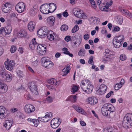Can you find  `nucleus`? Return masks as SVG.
<instances>
[{"instance_id":"62","label":"nucleus","mask_w":132,"mask_h":132,"mask_svg":"<svg viewBox=\"0 0 132 132\" xmlns=\"http://www.w3.org/2000/svg\"><path fill=\"white\" fill-rule=\"evenodd\" d=\"M43 119H44V122H47L50 120L49 119L45 116L43 117Z\"/></svg>"},{"instance_id":"55","label":"nucleus","mask_w":132,"mask_h":132,"mask_svg":"<svg viewBox=\"0 0 132 132\" xmlns=\"http://www.w3.org/2000/svg\"><path fill=\"white\" fill-rule=\"evenodd\" d=\"M70 98L71 99L73 98L74 100V102H75L77 100V96L76 95H71L70 96Z\"/></svg>"},{"instance_id":"15","label":"nucleus","mask_w":132,"mask_h":132,"mask_svg":"<svg viewBox=\"0 0 132 132\" xmlns=\"http://www.w3.org/2000/svg\"><path fill=\"white\" fill-rule=\"evenodd\" d=\"M36 39L35 38L33 39L30 43L29 47L32 50H34L37 45V43L36 41Z\"/></svg>"},{"instance_id":"1","label":"nucleus","mask_w":132,"mask_h":132,"mask_svg":"<svg viewBox=\"0 0 132 132\" xmlns=\"http://www.w3.org/2000/svg\"><path fill=\"white\" fill-rule=\"evenodd\" d=\"M131 117H132L131 114H127L125 115L122 121V124L124 127L128 128L129 126H132V123H131L132 121Z\"/></svg>"},{"instance_id":"35","label":"nucleus","mask_w":132,"mask_h":132,"mask_svg":"<svg viewBox=\"0 0 132 132\" xmlns=\"http://www.w3.org/2000/svg\"><path fill=\"white\" fill-rule=\"evenodd\" d=\"M78 29L79 27L78 26L77 24H76L72 29L71 31L73 33H75L78 31Z\"/></svg>"},{"instance_id":"13","label":"nucleus","mask_w":132,"mask_h":132,"mask_svg":"<svg viewBox=\"0 0 132 132\" xmlns=\"http://www.w3.org/2000/svg\"><path fill=\"white\" fill-rule=\"evenodd\" d=\"M17 36L19 38L25 37L26 36L27 33L23 29L20 30L17 33Z\"/></svg>"},{"instance_id":"27","label":"nucleus","mask_w":132,"mask_h":132,"mask_svg":"<svg viewBox=\"0 0 132 132\" xmlns=\"http://www.w3.org/2000/svg\"><path fill=\"white\" fill-rule=\"evenodd\" d=\"M85 51L84 49H81L78 53V55L80 56H82L84 55Z\"/></svg>"},{"instance_id":"14","label":"nucleus","mask_w":132,"mask_h":132,"mask_svg":"<svg viewBox=\"0 0 132 132\" xmlns=\"http://www.w3.org/2000/svg\"><path fill=\"white\" fill-rule=\"evenodd\" d=\"M107 87L104 84L101 85L100 87V88L98 89V92L100 94H104L106 92Z\"/></svg>"},{"instance_id":"9","label":"nucleus","mask_w":132,"mask_h":132,"mask_svg":"<svg viewBox=\"0 0 132 132\" xmlns=\"http://www.w3.org/2000/svg\"><path fill=\"white\" fill-rule=\"evenodd\" d=\"M5 67L6 69L10 71L12 70L13 69V67L14 66L15 63L13 60H11L9 62H5L4 63Z\"/></svg>"},{"instance_id":"11","label":"nucleus","mask_w":132,"mask_h":132,"mask_svg":"<svg viewBox=\"0 0 132 132\" xmlns=\"http://www.w3.org/2000/svg\"><path fill=\"white\" fill-rule=\"evenodd\" d=\"M7 86L0 80V93H5L7 90Z\"/></svg>"},{"instance_id":"21","label":"nucleus","mask_w":132,"mask_h":132,"mask_svg":"<svg viewBox=\"0 0 132 132\" xmlns=\"http://www.w3.org/2000/svg\"><path fill=\"white\" fill-rule=\"evenodd\" d=\"M116 39H113V44L114 47L116 48H119L121 46L122 44V43L119 42Z\"/></svg>"},{"instance_id":"37","label":"nucleus","mask_w":132,"mask_h":132,"mask_svg":"<svg viewBox=\"0 0 132 132\" xmlns=\"http://www.w3.org/2000/svg\"><path fill=\"white\" fill-rule=\"evenodd\" d=\"M104 132H112V127H107L104 129Z\"/></svg>"},{"instance_id":"22","label":"nucleus","mask_w":132,"mask_h":132,"mask_svg":"<svg viewBox=\"0 0 132 132\" xmlns=\"http://www.w3.org/2000/svg\"><path fill=\"white\" fill-rule=\"evenodd\" d=\"M35 26V22L32 21L29 22L28 25V29L31 31H32L34 29Z\"/></svg>"},{"instance_id":"5","label":"nucleus","mask_w":132,"mask_h":132,"mask_svg":"<svg viewBox=\"0 0 132 132\" xmlns=\"http://www.w3.org/2000/svg\"><path fill=\"white\" fill-rule=\"evenodd\" d=\"M25 7V5L23 2H20L18 3L16 5L15 9L19 13H21L23 12Z\"/></svg>"},{"instance_id":"61","label":"nucleus","mask_w":132,"mask_h":132,"mask_svg":"<svg viewBox=\"0 0 132 132\" xmlns=\"http://www.w3.org/2000/svg\"><path fill=\"white\" fill-rule=\"evenodd\" d=\"M84 38L85 39L87 40L89 38V35L88 34H86L84 36Z\"/></svg>"},{"instance_id":"56","label":"nucleus","mask_w":132,"mask_h":132,"mask_svg":"<svg viewBox=\"0 0 132 132\" xmlns=\"http://www.w3.org/2000/svg\"><path fill=\"white\" fill-rule=\"evenodd\" d=\"M47 101L49 103H51L53 101V99L50 96H48L46 98Z\"/></svg>"},{"instance_id":"39","label":"nucleus","mask_w":132,"mask_h":132,"mask_svg":"<svg viewBox=\"0 0 132 132\" xmlns=\"http://www.w3.org/2000/svg\"><path fill=\"white\" fill-rule=\"evenodd\" d=\"M44 46V45L43 44H39L38 45L37 44V45L36 47L37 51L38 52H40V50H41V48H43V47Z\"/></svg>"},{"instance_id":"4","label":"nucleus","mask_w":132,"mask_h":132,"mask_svg":"<svg viewBox=\"0 0 132 132\" xmlns=\"http://www.w3.org/2000/svg\"><path fill=\"white\" fill-rule=\"evenodd\" d=\"M28 86L33 94L35 95L38 94L37 88L34 82H30L28 84Z\"/></svg>"},{"instance_id":"28","label":"nucleus","mask_w":132,"mask_h":132,"mask_svg":"<svg viewBox=\"0 0 132 132\" xmlns=\"http://www.w3.org/2000/svg\"><path fill=\"white\" fill-rule=\"evenodd\" d=\"M61 122L59 121V123H51V126L52 128L54 129H55L58 127L60 125L61 123Z\"/></svg>"},{"instance_id":"47","label":"nucleus","mask_w":132,"mask_h":132,"mask_svg":"<svg viewBox=\"0 0 132 132\" xmlns=\"http://www.w3.org/2000/svg\"><path fill=\"white\" fill-rule=\"evenodd\" d=\"M6 43L5 40L4 38H2L1 40H0V44L1 46H4L5 45Z\"/></svg>"},{"instance_id":"59","label":"nucleus","mask_w":132,"mask_h":132,"mask_svg":"<svg viewBox=\"0 0 132 132\" xmlns=\"http://www.w3.org/2000/svg\"><path fill=\"white\" fill-rule=\"evenodd\" d=\"M18 109L17 108H13L10 110L11 112L13 113L15 112L18 111Z\"/></svg>"},{"instance_id":"48","label":"nucleus","mask_w":132,"mask_h":132,"mask_svg":"<svg viewBox=\"0 0 132 132\" xmlns=\"http://www.w3.org/2000/svg\"><path fill=\"white\" fill-rule=\"evenodd\" d=\"M78 87L76 86H73L72 88V92L73 93L76 92L78 90Z\"/></svg>"},{"instance_id":"63","label":"nucleus","mask_w":132,"mask_h":132,"mask_svg":"<svg viewBox=\"0 0 132 132\" xmlns=\"http://www.w3.org/2000/svg\"><path fill=\"white\" fill-rule=\"evenodd\" d=\"M92 5V7L94 9H95L96 7V5L94 2H93L92 3H91Z\"/></svg>"},{"instance_id":"34","label":"nucleus","mask_w":132,"mask_h":132,"mask_svg":"<svg viewBox=\"0 0 132 132\" xmlns=\"http://www.w3.org/2000/svg\"><path fill=\"white\" fill-rule=\"evenodd\" d=\"M68 27L67 25L64 24L61 26V29L62 31H65L68 30Z\"/></svg>"},{"instance_id":"30","label":"nucleus","mask_w":132,"mask_h":132,"mask_svg":"<svg viewBox=\"0 0 132 132\" xmlns=\"http://www.w3.org/2000/svg\"><path fill=\"white\" fill-rule=\"evenodd\" d=\"M39 121L38 119H34L33 121L32 122V123H31V125H34V126L36 127H37L39 124Z\"/></svg>"},{"instance_id":"51","label":"nucleus","mask_w":132,"mask_h":132,"mask_svg":"<svg viewBox=\"0 0 132 132\" xmlns=\"http://www.w3.org/2000/svg\"><path fill=\"white\" fill-rule=\"evenodd\" d=\"M121 19L120 16H118L116 19V21L119 23H121L122 22V19Z\"/></svg>"},{"instance_id":"36","label":"nucleus","mask_w":132,"mask_h":132,"mask_svg":"<svg viewBox=\"0 0 132 132\" xmlns=\"http://www.w3.org/2000/svg\"><path fill=\"white\" fill-rule=\"evenodd\" d=\"M122 86V85L120 83H117L115 85L114 89L115 90H118Z\"/></svg>"},{"instance_id":"41","label":"nucleus","mask_w":132,"mask_h":132,"mask_svg":"<svg viewBox=\"0 0 132 132\" xmlns=\"http://www.w3.org/2000/svg\"><path fill=\"white\" fill-rule=\"evenodd\" d=\"M46 47H44V46L43 48H41V50L40 51V53H41L42 54H44L46 53Z\"/></svg>"},{"instance_id":"50","label":"nucleus","mask_w":132,"mask_h":132,"mask_svg":"<svg viewBox=\"0 0 132 132\" xmlns=\"http://www.w3.org/2000/svg\"><path fill=\"white\" fill-rule=\"evenodd\" d=\"M77 112H80L82 114H84V111L83 109H82L81 108L79 107L78 108V109H77Z\"/></svg>"},{"instance_id":"53","label":"nucleus","mask_w":132,"mask_h":132,"mask_svg":"<svg viewBox=\"0 0 132 132\" xmlns=\"http://www.w3.org/2000/svg\"><path fill=\"white\" fill-rule=\"evenodd\" d=\"M8 31V34H10L11 31L12 30V28L10 26H7L5 28Z\"/></svg>"},{"instance_id":"10","label":"nucleus","mask_w":132,"mask_h":132,"mask_svg":"<svg viewBox=\"0 0 132 132\" xmlns=\"http://www.w3.org/2000/svg\"><path fill=\"white\" fill-rule=\"evenodd\" d=\"M35 110V107L31 104H26L24 107V111L27 113H30L34 112Z\"/></svg>"},{"instance_id":"42","label":"nucleus","mask_w":132,"mask_h":132,"mask_svg":"<svg viewBox=\"0 0 132 132\" xmlns=\"http://www.w3.org/2000/svg\"><path fill=\"white\" fill-rule=\"evenodd\" d=\"M36 11L31 8L30 11V14L32 16H34L35 15Z\"/></svg>"},{"instance_id":"17","label":"nucleus","mask_w":132,"mask_h":132,"mask_svg":"<svg viewBox=\"0 0 132 132\" xmlns=\"http://www.w3.org/2000/svg\"><path fill=\"white\" fill-rule=\"evenodd\" d=\"M88 100L89 104L92 105H94L96 104L98 102L97 98L94 97L89 98Z\"/></svg>"},{"instance_id":"23","label":"nucleus","mask_w":132,"mask_h":132,"mask_svg":"<svg viewBox=\"0 0 132 132\" xmlns=\"http://www.w3.org/2000/svg\"><path fill=\"white\" fill-rule=\"evenodd\" d=\"M113 3V1L112 0H111L109 2H107L106 4V5L105 6V7L106 8V10L104 8H103L104 11L107 12L109 11L110 10V9H109L108 7L112 5Z\"/></svg>"},{"instance_id":"54","label":"nucleus","mask_w":132,"mask_h":132,"mask_svg":"<svg viewBox=\"0 0 132 132\" xmlns=\"http://www.w3.org/2000/svg\"><path fill=\"white\" fill-rule=\"evenodd\" d=\"M71 37L70 36H67L64 38L65 40L67 42L71 40Z\"/></svg>"},{"instance_id":"43","label":"nucleus","mask_w":132,"mask_h":132,"mask_svg":"<svg viewBox=\"0 0 132 132\" xmlns=\"http://www.w3.org/2000/svg\"><path fill=\"white\" fill-rule=\"evenodd\" d=\"M110 106L109 107V111L111 112H113L115 111V109L113 106L111 104V105H109Z\"/></svg>"},{"instance_id":"12","label":"nucleus","mask_w":132,"mask_h":132,"mask_svg":"<svg viewBox=\"0 0 132 132\" xmlns=\"http://www.w3.org/2000/svg\"><path fill=\"white\" fill-rule=\"evenodd\" d=\"M6 109L3 106H0V118L3 119L6 117V115L5 112Z\"/></svg>"},{"instance_id":"31","label":"nucleus","mask_w":132,"mask_h":132,"mask_svg":"<svg viewBox=\"0 0 132 132\" xmlns=\"http://www.w3.org/2000/svg\"><path fill=\"white\" fill-rule=\"evenodd\" d=\"M50 31L48 32L47 33V38L48 39L52 41L54 39V36L52 34H50L49 33Z\"/></svg>"},{"instance_id":"38","label":"nucleus","mask_w":132,"mask_h":132,"mask_svg":"<svg viewBox=\"0 0 132 132\" xmlns=\"http://www.w3.org/2000/svg\"><path fill=\"white\" fill-rule=\"evenodd\" d=\"M59 119H57L56 118H54L51 121V123H59Z\"/></svg>"},{"instance_id":"40","label":"nucleus","mask_w":132,"mask_h":132,"mask_svg":"<svg viewBox=\"0 0 132 132\" xmlns=\"http://www.w3.org/2000/svg\"><path fill=\"white\" fill-rule=\"evenodd\" d=\"M56 80L55 79L52 78L51 79L48 80V82L50 84L53 85L54 84L55 81Z\"/></svg>"},{"instance_id":"32","label":"nucleus","mask_w":132,"mask_h":132,"mask_svg":"<svg viewBox=\"0 0 132 132\" xmlns=\"http://www.w3.org/2000/svg\"><path fill=\"white\" fill-rule=\"evenodd\" d=\"M112 55L111 54L110 55H105L106 56L103 59V60L105 61H109V60L111 59V57Z\"/></svg>"},{"instance_id":"45","label":"nucleus","mask_w":132,"mask_h":132,"mask_svg":"<svg viewBox=\"0 0 132 132\" xmlns=\"http://www.w3.org/2000/svg\"><path fill=\"white\" fill-rule=\"evenodd\" d=\"M120 58L121 60L123 61L125 60L127 57L125 55L122 54L120 55Z\"/></svg>"},{"instance_id":"18","label":"nucleus","mask_w":132,"mask_h":132,"mask_svg":"<svg viewBox=\"0 0 132 132\" xmlns=\"http://www.w3.org/2000/svg\"><path fill=\"white\" fill-rule=\"evenodd\" d=\"M12 121L9 120L5 121L4 124V127L6 128V129L9 130L12 126Z\"/></svg>"},{"instance_id":"19","label":"nucleus","mask_w":132,"mask_h":132,"mask_svg":"<svg viewBox=\"0 0 132 132\" xmlns=\"http://www.w3.org/2000/svg\"><path fill=\"white\" fill-rule=\"evenodd\" d=\"M49 9L50 12H53L56 9V5L53 3H50L48 5Z\"/></svg>"},{"instance_id":"44","label":"nucleus","mask_w":132,"mask_h":132,"mask_svg":"<svg viewBox=\"0 0 132 132\" xmlns=\"http://www.w3.org/2000/svg\"><path fill=\"white\" fill-rule=\"evenodd\" d=\"M110 104H105L104 105L102 108H104V109L106 110H108L109 107L110 106L109 105H111Z\"/></svg>"},{"instance_id":"60","label":"nucleus","mask_w":132,"mask_h":132,"mask_svg":"<svg viewBox=\"0 0 132 132\" xmlns=\"http://www.w3.org/2000/svg\"><path fill=\"white\" fill-rule=\"evenodd\" d=\"M6 73L5 72H2L1 74V75L2 76V77L4 78L6 77L5 75H6Z\"/></svg>"},{"instance_id":"26","label":"nucleus","mask_w":132,"mask_h":132,"mask_svg":"<svg viewBox=\"0 0 132 132\" xmlns=\"http://www.w3.org/2000/svg\"><path fill=\"white\" fill-rule=\"evenodd\" d=\"M109 111V109L108 110H106L104 108L101 109V112L103 115L104 116H106L108 115V111Z\"/></svg>"},{"instance_id":"3","label":"nucleus","mask_w":132,"mask_h":132,"mask_svg":"<svg viewBox=\"0 0 132 132\" xmlns=\"http://www.w3.org/2000/svg\"><path fill=\"white\" fill-rule=\"evenodd\" d=\"M48 32L46 27H43L37 31V34L39 37L43 38L46 36Z\"/></svg>"},{"instance_id":"7","label":"nucleus","mask_w":132,"mask_h":132,"mask_svg":"<svg viewBox=\"0 0 132 132\" xmlns=\"http://www.w3.org/2000/svg\"><path fill=\"white\" fill-rule=\"evenodd\" d=\"M48 4L42 5L40 7V11L42 13L45 14L50 13V10H48Z\"/></svg>"},{"instance_id":"2","label":"nucleus","mask_w":132,"mask_h":132,"mask_svg":"<svg viewBox=\"0 0 132 132\" xmlns=\"http://www.w3.org/2000/svg\"><path fill=\"white\" fill-rule=\"evenodd\" d=\"M42 65L45 68L48 69L51 68L53 66V63L46 57H44L41 59Z\"/></svg>"},{"instance_id":"57","label":"nucleus","mask_w":132,"mask_h":132,"mask_svg":"<svg viewBox=\"0 0 132 132\" xmlns=\"http://www.w3.org/2000/svg\"><path fill=\"white\" fill-rule=\"evenodd\" d=\"M112 94H113V92L112 91H110L109 93L107 94L106 96V97L107 98H109Z\"/></svg>"},{"instance_id":"52","label":"nucleus","mask_w":132,"mask_h":132,"mask_svg":"<svg viewBox=\"0 0 132 132\" xmlns=\"http://www.w3.org/2000/svg\"><path fill=\"white\" fill-rule=\"evenodd\" d=\"M5 76V77H5V78H4V79L5 80H7L9 79H12V77L9 74L6 73Z\"/></svg>"},{"instance_id":"58","label":"nucleus","mask_w":132,"mask_h":132,"mask_svg":"<svg viewBox=\"0 0 132 132\" xmlns=\"http://www.w3.org/2000/svg\"><path fill=\"white\" fill-rule=\"evenodd\" d=\"M120 29L119 27L118 26H116L114 28L113 30V31L114 32V31H118L120 30Z\"/></svg>"},{"instance_id":"33","label":"nucleus","mask_w":132,"mask_h":132,"mask_svg":"<svg viewBox=\"0 0 132 132\" xmlns=\"http://www.w3.org/2000/svg\"><path fill=\"white\" fill-rule=\"evenodd\" d=\"M70 66H68L66 68V69H64L62 70L63 72H64V74L63 75H65L67 74L70 71L69 68Z\"/></svg>"},{"instance_id":"16","label":"nucleus","mask_w":132,"mask_h":132,"mask_svg":"<svg viewBox=\"0 0 132 132\" xmlns=\"http://www.w3.org/2000/svg\"><path fill=\"white\" fill-rule=\"evenodd\" d=\"M80 12L79 9L77 8H74L73 10V13L74 15L79 18H81V14Z\"/></svg>"},{"instance_id":"20","label":"nucleus","mask_w":132,"mask_h":132,"mask_svg":"<svg viewBox=\"0 0 132 132\" xmlns=\"http://www.w3.org/2000/svg\"><path fill=\"white\" fill-rule=\"evenodd\" d=\"M55 18L53 16H51L47 19V22L51 26H53L54 25Z\"/></svg>"},{"instance_id":"49","label":"nucleus","mask_w":132,"mask_h":132,"mask_svg":"<svg viewBox=\"0 0 132 132\" xmlns=\"http://www.w3.org/2000/svg\"><path fill=\"white\" fill-rule=\"evenodd\" d=\"M93 57L92 56H91L88 61V63L90 64H92V63H94L93 61Z\"/></svg>"},{"instance_id":"25","label":"nucleus","mask_w":132,"mask_h":132,"mask_svg":"<svg viewBox=\"0 0 132 132\" xmlns=\"http://www.w3.org/2000/svg\"><path fill=\"white\" fill-rule=\"evenodd\" d=\"M88 84V85L87 86L88 89H87V93H89L92 91L93 89V86L91 84L89 81V84Z\"/></svg>"},{"instance_id":"46","label":"nucleus","mask_w":132,"mask_h":132,"mask_svg":"<svg viewBox=\"0 0 132 132\" xmlns=\"http://www.w3.org/2000/svg\"><path fill=\"white\" fill-rule=\"evenodd\" d=\"M16 48L14 46H12L10 49L11 52L12 53H14L16 51Z\"/></svg>"},{"instance_id":"24","label":"nucleus","mask_w":132,"mask_h":132,"mask_svg":"<svg viewBox=\"0 0 132 132\" xmlns=\"http://www.w3.org/2000/svg\"><path fill=\"white\" fill-rule=\"evenodd\" d=\"M113 39H116V40L122 43L124 39V36L122 35H120L118 36L114 37Z\"/></svg>"},{"instance_id":"29","label":"nucleus","mask_w":132,"mask_h":132,"mask_svg":"<svg viewBox=\"0 0 132 132\" xmlns=\"http://www.w3.org/2000/svg\"><path fill=\"white\" fill-rule=\"evenodd\" d=\"M121 11L123 13H124L125 14L129 16L130 17H131L130 15H131V14L127 10L123 9L121 10Z\"/></svg>"},{"instance_id":"64","label":"nucleus","mask_w":132,"mask_h":132,"mask_svg":"<svg viewBox=\"0 0 132 132\" xmlns=\"http://www.w3.org/2000/svg\"><path fill=\"white\" fill-rule=\"evenodd\" d=\"M68 14L67 12L65 11L63 13V15L65 17H67L68 15Z\"/></svg>"},{"instance_id":"6","label":"nucleus","mask_w":132,"mask_h":132,"mask_svg":"<svg viewBox=\"0 0 132 132\" xmlns=\"http://www.w3.org/2000/svg\"><path fill=\"white\" fill-rule=\"evenodd\" d=\"M11 5L9 2H7L5 4H3L2 10L4 13H8L11 10Z\"/></svg>"},{"instance_id":"8","label":"nucleus","mask_w":132,"mask_h":132,"mask_svg":"<svg viewBox=\"0 0 132 132\" xmlns=\"http://www.w3.org/2000/svg\"><path fill=\"white\" fill-rule=\"evenodd\" d=\"M89 84V80H82L81 83V87L85 92L87 93V90L88 89V84Z\"/></svg>"}]
</instances>
